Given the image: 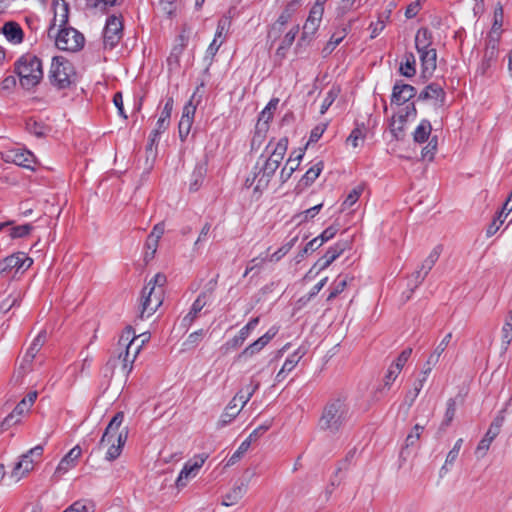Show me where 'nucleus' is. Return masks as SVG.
Here are the masks:
<instances>
[{
    "mask_svg": "<svg viewBox=\"0 0 512 512\" xmlns=\"http://www.w3.org/2000/svg\"><path fill=\"white\" fill-rule=\"evenodd\" d=\"M230 24L231 22L228 18L219 19L214 39L220 41V44L224 43L230 28Z\"/></svg>",
    "mask_w": 512,
    "mask_h": 512,
    "instance_id": "09e8293b",
    "label": "nucleus"
},
{
    "mask_svg": "<svg viewBox=\"0 0 512 512\" xmlns=\"http://www.w3.org/2000/svg\"><path fill=\"white\" fill-rule=\"evenodd\" d=\"M323 162L319 161L315 165H313L311 168H309L306 173L303 175V177L298 182L297 188L300 190H303L309 186H311L314 181L319 177L323 170Z\"/></svg>",
    "mask_w": 512,
    "mask_h": 512,
    "instance_id": "b1692460",
    "label": "nucleus"
},
{
    "mask_svg": "<svg viewBox=\"0 0 512 512\" xmlns=\"http://www.w3.org/2000/svg\"><path fill=\"white\" fill-rule=\"evenodd\" d=\"M423 430H424L423 426L416 424L413 427L412 431L407 435L406 440H405V446L406 447L414 446L420 439V436H421V433L423 432Z\"/></svg>",
    "mask_w": 512,
    "mask_h": 512,
    "instance_id": "680f3d73",
    "label": "nucleus"
},
{
    "mask_svg": "<svg viewBox=\"0 0 512 512\" xmlns=\"http://www.w3.org/2000/svg\"><path fill=\"white\" fill-rule=\"evenodd\" d=\"M44 452L43 445H37L26 453L22 454L20 460L15 464L11 477L19 481L34 469L35 463L39 462Z\"/></svg>",
    "mask_w": 512,
    "mask_h": 512,
    "instance_id": "0eeeda50",
    "label": "nucleus"
},
{
    "mask_svg": "<svg viewBox=\"0 0 512 512\" xmlns=\"http://www.w3.org/2000/svg\"><path fill=\"white\" fill-rule=\"evenodd\" d=\"M26 130L30 134L42 138L47 135V133L50 131V128L47 125H45L42 121H37L33 118H29L26 121Z\"/></svg>",
    "mask_w": 512,
    "mask_h": 512,
    "instance_id": "ea45409f",
    "label": "nucleus"
},
{
    "mask_svg": "<svg viewBox=\"0 0 512 512\" xmlns=\"http://www.w3.org/2000/svg\"><path fill=\"white\" fill-rule=\"evenodd\" d=\"M278 103L279 99H271L267 106L265 107V109L260 113L259 121H264L265 123H268L272 119L273 112L276 110Z\"/></svg>",
    "mask_w": 512,
    "mask_h": 512,
    "instance_id": "6e6d98bb",
    "label": "nucleus"
},
{
    "mask_svg": "<svg viewBox=\"0 0 512 512\" xmlns=\"http://www.w3.org/2000/svg\"><path fill=\"white\" fill-rule=\"evenodd\" d=\"M48 80L58 90L69 88L76 80L73 64L63 56H54L48 72Z\"/></svg>",
    "mask_w": 512,
    "mask_h": 512,
    "instance_id": "39448f33",
    "label": "nucleus"
},
{
    "mask_svg": "<svg viewBox=\"0 0 512 512\" xmlns=\"http://www.w3.org/2000/svg\"><path fill=\"white\" fill-rule=\"evenodd\" d=\"M297 241H298V235H295L288 242L283 244L276 252H274L270 256L269 261L270 262H278L282 257H284L292 249V247L296 244Z\"/></svg>",
    "mask_w": 512,
    "mask_h": 512,
    "instance_id": "49530a36",
    "label": "nucleus"
},
{
    "mask_svg": "<svg viewBox=\"0 0 512 512\" xmlns=\"http://www.w3.org/2000/svg\"><path fill=\"white\" fill-rule=\"evenodd\" d=\"M247 492V484L241 482L236 484L227 494L223 496L222 505L232 506L237 504Z\"/></svg>",
    "mask_w": 512,
    "mask_h": 512,
    "instance_id": "5701e85b",
    "label": "nucleus"
},
{
    "mask_svg": "<svg viewBox=\"0 0 512 512\" xmlns=\"http://www.w3.org/2000/svg\"><path fill=\"white\" fill-rule=\"evenodd\" d=\"M136 357L137 354H114L108 359L106 369L110 370L111 374L118 371L119 373L128 375L132 371Z\"/></svg>",
    "mask_w": 512,
    "mask_h": 512,
    "instance_id": "f8f14e48",
    "label": "nucleus"
},
{
    "mask_svg": "<svg viewBox=\"0 0 512 512\" xmlns=\"http://www.w3.org/2000/svg\"><path fill=\"white\" fill-rule=\"evenodd\" d=\"M6 161L12 162L18 166L34 170L35 157L32 152L26 149H13L6 155Z\"/></svg>",
    "mask_w": 512,
    "mask_h": 512,
    "instance_id": "f3484780",
    "label": "nucleus"
},
{
    "mask_svg": "<svg viewBox=\"0 0 512 512\" xmlns=\"http://www.w3.org/2000/svg\"><path fill=\"white\" fill-rule=\"evenodd\" d=\"M14 72L19 78L20 86L25 90H32L43 79L42 60L34 54L26 53L15 61Z\"/></svg>",
    "mask_w": 512,
    "mask_h": 512,
    "instance_id": "7ed1b4c3",
    "label": "nucleus"
},
{
    "mask_svg": "<svg viewBox=\"0 0 512 512\" xmlns=\"http://www.w3.org/2000/svg\"><path fill=\"white\" fill-rule=\"evenodd\" d=\"M259 324V317L252 318L241 330L238 334L227 342L228 349H239L244 341L248 338L251 331L254 330Z\"/></svg>",
    "mask_w": 512,
    "mask_h": 512,
    "instance_id": "aec40b11",
    "label": "nucleus"
},
{
    "mask_svg": "<svg viewBox=\"0 0 512 512\" xmlns=\"http://www.w3.org/2000/svg\"><path fill=\"white\" fill-rule=\"evenodd\" d=\"M365 137L364 131L360 127L354 128L350 135L347 138V143L350 144L353 148H357L359 146V141H363Z\"/></svg>",
    "mask_w": 512,
    "mask_h": 512,
    "instance_id": "69168bd1",
    "label": "nucleus"
},
{
    "mask_svg": "<svg viewBox=\"0 0 512 512\" xmlns=\"http://www.w3.org/2000/svg\"><path fill=\"white\" fill-rule=\"evenodd\" d=\"M494 439L495 437H492L488 433L484 435V437L480 440L476 448V454L478 455V457H484L486 455Z\"/></svg>",
    "mask_w": 512,
    "mask_h": 512,
    "instance_id": "052dcab7",
    "label": "nucleus"
},
{
    "mask_svg": "<svg viewBox=\"0 0 512 512\" xmlns=\"http://www.w3.org/2000/svg\"><path fill=\"white\" fill-rule=\"evenodd\" d=\"M416 93L417 90L414 86L398 80L392 88L391 104L403 105L414 98Z\"/></svg>",
    "mask_w": 512,
    "mask_h": 512,
    "instance_id": "4468645a",
    "label": "nucleus"
},
{
    "mask_svg": "<svg viewBox=\"0 0 512 512\" xmlns=\"http://www.w3.org/2000/svg\"><path fill=\"white\" fill-rule=\"evenodd\" d=\"M401 75L412 78L416 74V60L412 52H406L404 54V60L401 62L399 67Z\"/></svg>",
    "mask_w": 512,
    "mask_h": 512,
    "instance_id": "c9c22d12",
    "label": "nucleus"
},
{
    "mask_svg": "<svg viewBox=\"0 0 512 512\" xmlns=\"http://www.w3.org/2000/svg\"><path fill=\"white\" fill-rule=\"evenodd\" d=\"M354 280V277L346 275H339L331 286L330 293L327 297V301H331L341 294L347 285Z\"/></svg>",
    "mask_w": 512,
    "mask_h": 512,
    "instance_id": "7c9ffc66",
    "label": "nucleus"
},
{
    "mask_svg": "<svg viewBox=\"0 0 512 512\" xmlns=\"http://www.w3.org/2000/svg\"><path fill=\"white\" fill-rule=\"evenodd\" d=\"M408 361L407 354H399L397 359L389 366L387 373L384 377V385L381 390L389 389L391 384L396 380L404 365Z\"/></svg>",
    "mask_w": 512,
    "mask_h": 512,
    "instance_id": "6ab92c4d",
    "label": "nucleus"
},
{
    "mask_svg": "<svg viewBox=\"0 0 512 512\" xmlns=\"http://www.w3.org/2000/svg\"><path fill=\"white\" fill-rule=\"evenodd\" d=\"M278 331V327L272 326L264 335L246 347L243 352H259L277 335Z\"/></svg>",
    "mask_w": 512,
    "mask_h": 512,
    "instance_id": "c756f323",
    "label": "nucleus"
},
{
    "mask_svg": "<svg viewBox=\"0 0 512 512\" xmlns=\"http://www.w3.org/2000/svg\"><path fill=\"white\" fill-rule=\"evenodd\" d=\"M242 407L234 408L232 406H226L224 412L221 414L217 426L222 428L230 424L242 411Z\"/></svg>",
    "mask_w": 512,
    "mask_h": 512,
    "instance_id": "37998d69",
    "label": "nucleus"
},
{
    "mask_svg": "<svg viewBox=\"0 0 512 512\" xmlns=\"http://www.w3.org/2000/svg\"><path fill=\"white\" fill-rule=\"evenodd\" d=\"M432 126L429 120L423 119L413 133V139L417 143H424L429 139Z\"/></svg>",
    "mask_w": 512,
    "mask_h": 512,
    "instance_id": "4c0bfd02",
    "label": "nucleus"
},
{
    "mask_svg": "<svg viewBox=\"0 0 512 512\" xmlns=\"http://www.w3.org/2000/svg\"><path fill=\"white\" fill-rule=\"evenodd\" d=\"M262 157L263 156L260 157L254 166V170L258 172V183L254 186V193H258L259 195H261L262 192L268 188L271 179L273 178L276 170L279 168L277 164L269 162L266 159H264L261 163L260 160Z\"/></svg>",
    "mask_w": 512,
    "mask_h": 512,
    "instance_id": "6e6552de",
    "label": "nucleus"
},
{
    "mask_svg": "<svg viewBox=\"0 0 512 512\" xmlns=\"http://www.w3.org/2000/svg\"><path fill=\"white\" fill-rule=\"evenodd\" d=\"M124 420V413L117 412L109 424L107 425L99 442V447L108 446L105 459L107 461L116 460L122 452V449L127 441L128 430L127 428L120 431V426Z\"/></svg>",
    "mask_w": 512,
    "mask_h": 512,
    "instance_id": "f03ea898",
    "label": "nucleus"
},
{
    "mask_svg": "<svg viewBox=\"0 0 512 512\" xmlns=\"http://www.w3.org/2000/svg\"><path fill=\"white\" fill-rule=\"evenodd\" d=\"M498 54L494 50H484L483 58L478 66V73L485 76L488 74L490 68L496 63Z\"/></svg>",
    "mask_w": 512,
    "mask_h": 512,
    "instance_id": "58836bf2",
    "label": "nucleus"
},
{
    "mask_svg": "<svg viewBox=\"0 0 512 512\" xmlns=\"http://www.w3.org/2000/svg\"><path fill=\"white\" fill-rule=\"evenodd\" d=\"M82 450L79 446L73 447L60 461L56 470L55 476H62L70 469L76 466L77 460L81 456Z\"/></svg>",
    "mask_w": 512,
    "mask_h": 512,
    "instance_id": "a211bd4d",
    "label": "nucleus"
},
{
    "mask_svg": "<svg viewBox=\"0 0 512 512\" xmlns=\"http://www.w3.org/2000/svg\"><path fill=\"white\" fill-rule=\"evenodd\" d=\"M432 44V33L428 28H420L415 36V47L417 52L422 50L430 49Z\"/></svg>",
    "mask_w": 512,
    "mask_h": 512,
    "instance_id": "f704fd0d",
    "label": "nucleus"
},
{
    "mask_svg": "<svg viewBox=\"0 0 512 512\" xmlns=\"http://www.w3.org/2000/svg\"><path fill=\"white\" fill-rule=\"evenodd\" d=\"M298 354H292L286 359L281 370L278 372L276 379L278 382L283 381L286 375L291 372L295 366L299 363L301 357H296Z\"/></svg>",
    "mask_w": 512,
    "mask_h": 512,
    "instance_id": "c03bdc74",
    "label": "nucleus"
},
{
    "mask_svg": "<svg viewBox=\"0 0 512 512\" xmlns=\"http://www.w3.org/2000/svg\"><path fill=\"white\" fill-rule=\"evenodd\" d=\"M445 97L446 93L441 85L438 83H430L420 92L418 99L422 101L435 99L439 101V106H443L445 103Z\"/></svg>",
    "mask_w": 512,
    "mask_h": 512,
    "instance_id": "412c9836",
    "label": "nucleus"
},
{
    "mask_svg": "<svg viewBox=\"0 0 512 512\" xmlns=\"http://www.w3.org/2000/svg\"><path fill=\"white\" fill-rule=\"evenodd\" d=\"M54 17L48 28V37L55 38L58 49L76 52L83 48L85 38L72 27H66L69 20V5L65 0H53Z\"/></svg>",
    "mask_w": 512,
    "mask_h": 512,
    "instance_id": "f257e3e1",
    "label": "nucleus"
},
{
    "mask_svg": "<svg viewBox=\"0 0 512 512\" xmlns=\"http://www.w3.org/2000/svg\"><path fill=\"white\" fill-rule=\"evenodd\" d=\"M207 173V166L205 163H197L191 174L189 182V190L196 192L202 186Z\"/></svg>",
    "mask_w": 512,
    "mask_h": 512,
    "instance_id": "393cba45",
    "label": "nucleus"
},
{
    "mask_svg": "<svg viewBox=\"0 0 512 512\" xmlns=\"http://www.w3.org/2000/svg\"><path fill=\"white\" fill-rule=\"evenodd\" d=\"M272 426V420H267L264 424L258 426L256 429H254L246 441H249L251 444L252 442L256 441L258 438H260L266 431L270 429Z\"/></svg>",
    "mask_w": 512,
    "mask_h": 512,
    "instance_id": "0e129e2a",
    "label": "nucleus"
},
{
    "mask_svg": "<svg viewBox=\"0 0 512 512\" xmlns=\"http://www.w3.org/2000/svg\"><path fill=\"white\" fill-rule=\"evenodd\" d=\"M33 264V259L24 252H17L6 257L0 262V273H8L11 271H26Z\"/></svg>",
    "mask_w": 512,
    "mask_h": 512,
    "instance_id": "9d476101",
    "label": "nucleus"
},
{
    "mask_svg": "<svg viewBox=\"0 0 512 512\" xmlns=\"http://www.w3.org/2000/svg\"><path fill=\"white\" fill-rule=\"evenodd\" d=\"M324 13V7L320 3V0H316V3L310 9L308 18L303 26L302 39L311 38L317 32L322 16Z\"/></svg>",
    "mask_w": 512,
    "mask_h": 512,
    "instance_id": "ddd939ff",
    "label": "nucleus"
},
{
    "mask_svg": "<svg viewBox=\"0 0 512 512\" xmlns=\"http://www.w3.org/2000/svg\"><path fill=\"white\" fill-rule=\"evenodd\" d=\"M196 112V106L190 100L183 107L182 116L178 124L179 137L184 142L191 131V127Z\"/></svg>",
    "mask_w": 512,
    "mask_h": 512,
    "instance_id": "dca6fc26",
    "label": "nucleus"
},
{
    "mask_svg": "<svg viewBox=\"0 0 512 512\" xmlns=\"http://www.w3.org/2000/svg\"><path fill=\"white\" fill-rule=\"evenodd\" d=\"M288 148V138L283 137L279 139L277 144L275 145L274 149L272 150L269 157L265 158L269 162H273L274 164H277L279 167L280 163L282 162L284 155L286 154Z\"/></svg>",
    "mask_w": 512,
    "mask_h": 512,
    "instance_id": "473e14b6",
    "label": "nucleus"
},
{
    "mask_svg": "<svg viewBox=\"0 0 512 512\" xmlns=\"http://www.w3.org/2000/svg\"><path fill=\"white\" fill-rule=\"evenodd\" d=\"M260 383L254 379H250L249 383L242 387L237 393L236 398L241 402L242 408L248 403L253 394L258 390Z\"/></svg>",
    "mask_w": 512,
    "mask_h": 512,
    "instance_id": "2f4dec72",
    "label": "nucleus"
},
{
    "mask_svg": "<svg viewBox=\"0 0 512 512\" xmlns=\"http://www.w3.org/2000/svg\"><path fill=\"white\" fill-rule=\"evenodd\" d=\"M249 441L244 440L238 449L231 455V457L228 459L226 466H232L236 464L242 456L247 452V450L250 447Z\"/></svg>",
    "mask_w": 512,
    "mask_h": 512,
    "instance_id": "4d7b16f0",
    "label": "nucleus"
},
{
    "mask_svg": "<svg viewBox=\"0 0 512 512\" xmlns=\"http://www.w3.org/2000/svg\"><path fill=\"white\" fill-rule=\"evenodd\" d=\"M350 418V408L344 398H335L327 402L319 419L321 430L338 433Z\"/></svg>",
    "mask_w": 512,
    "mask_h": 512,
    "instance_id": "20e7f679",
    "label": "nucleus"
},
{
    "mask_svg": "<svg viewBox=\"0 0 512 512\" xmlns=\"http://www.w3.org/2000/svg\"><path fill=\"white\" fill-rule=\"evenodd\" d=\"M164 289L145 286L141 292L139 318L145 319L153 315L163 302Z\"/></svg>",
    "mask_w": 512,
    "mask_h": 512,
    "instance_id": "423d86ee",
    "label": "nucleus"
},
{
    "mask_svg": "<svg viewBox=\"0 0 512 512\" xmlns=\"http://www.w3.org/2000/svg\"><path fill=\"white\" fill-rule=\"evenodd\" d=\"M30 408L29 403L26 399H23L17 406L14 408L13 412L9 414L1 423V429L4 430L12 424L19 421V419H15L16 416H21L25 411Z\"/></svg>",
    "mask_w": 512,
    "mask_h": 512,
    "instance_id": "e433bc0d",
    "label": "nucleus"
},
{
    "mask_svg": "<svg viewBox=\"0 0 512 512\" xmlns=\"http://www.w3.org/2000/svg\"><path fill=\"white\" fill-rule=\"evenodd\" d=\"M346 248V242H337L330 247L318 261L320 269H326L329 267L346 250Z\"/></svg>",
    "mask_w": 512,
    "mask_h": 512,
    "instance_id": "4be33fe9",
    "label": "nucleus"
},
{
    "mask_svg": "<svg viewBox=\"0 0 512 512\" xmlns=\"http://www.w3.org/2000/svg\"><path fill=\"white\" fill-rule=\"evenodd\" d=\"M151 339V334L149 332H143L139 335L133 333V341L131 346V351L133 352H141L144 348L145 344L148 343Z\"/></svg>",
    "mask_w": 512,
    "mask_h": 512,
    "instance_id": "8fccbe9b",
    "label": "nucleus"
},
{
    "mask_svg": "<svg viewBox=\"0 0 512 512\" xmlns=\"http://www.w3.org/2000/svg\"><path fill=\"white\" fill-rule=\"evenodd\" d=\"M208 297H209V295L207 294V292H201L198 295V297L196 298V300L193 302V304L191 306V309H190V312H189L188 315L191 316L192 318L197 317L198 313L207 304Z\"/></svg>",
    "mask_w": 512,
    "mask_h": 512,
    "instance_id": "3c124183",
    "label": "nucleus"
},
{
    "mask_svg": "<svg viewBox=\"0 0 512 512\" xmlns=\"http://www.w3.org/2000/svg\"><path fill=\"white\" fill-rule=\"evenodd\" d=\"M349 31L348 27H342L338 30H336L330 37L327 44L322 49V55L323 57H327L330 55L335 48L345 39Z\"/></svg>",
    "mask_w": 512,
    "mask_h": 512,
    "instance_id": "c85d7f7f",
    "label": "nucleus"
},
{
    "mask_svg": "<svg viewBox=\"0 0 512 512\" xmlns=\"http://www.w3.org/2000/svg\"><path fill=\"white\" fill-rule=\"evenodd\" d=\"M204 463V460L202 459L200 463H195L191 466L185 465L182 471L180 472L177 480L176 485L177 487H183L186 485L185 480L194 472L197 471L202 464Z\"/></svg>",
    "mask_w": 512,
    "mask_h": 512,
    "instance_id": "de8ad7c7",
    "label": "nucleus"
},
{
    "mask_svg": "<svg viewBox=\"0 0 512 512\" xmlns=\"http://www.w3.org/2000/svg\"><path fill=\"white\" fill-rule=\"evenodd\" d=\"M303 155L304 151L301 149L299 150L297 157H292V155H290L289 159L286 161L285 166L282 168L280 172V180L282 183L287 182L294 173V171L298 169L300 161L303 158Z\"/></svg>",
    "mask_w": 512,
    "mask_h": 512,
    "instance_id": "a878e982",
    "label": "nucleus"
},
{
    "mask_svg": "<svg viewBox=\"0 0 512 512\" xmlns=\"http://www.w3.org/2000/svg\"><path fill=\"white\" fill-rule=\"evenodd\" d=\"M462 444H463V439L462 438L458 439L455 442L453 448L447 454V457H446V460H445V464L442 466L441 472L446 470V466L447 465H452L455 462V460L457 459V457L459 455V452H460V449L462 447Z\"/></svg>",
    "mask_w": 512,
    "mask_h": 512,
    "instance_id": "5fc2aeb1",
    "label": "nucleus"
},
{
    "mask_svg": "<svg viewBox=\"0 0 512 512\" xmlns=\"http://www.w3.org/2000/svg\"><path fill=\"white\" fill-rule=\"evenodd\" d=\"M441 252L442 246L438 245L434 247L430 254L427 256V258L423 261L421 268L413 273L416 287L424 281L428 273L431 271V269L438 261Z\"/></svg>",
    "mask_w": 512,
    "mask_h": 512,
    "instance_id": "2eb2a0df",
    "label": "nucleus"
},
{
    "mask_svg": "<svg viewBox=\"0 0 512 512\" xmlns=\"http://www.w3.org/2000/svg\"><path fill=\"white\" fill-rule=\"evenodd\" d=\"M512 340V316L509 315L507 318L506 323L504 324L502 328V343H503V349L507 350L508 345L510 344Z\"/></svg>",
    "mask_w": 512,
    "mask_h": 512,
    "instance_id": "bf43d9fd",
    "label": "nucleus"
},
{
    "mask_svg": "<svg viewBox=\"0 0 512 512\" xmlns=\"http://www.w3.org/2000/svg\"><path fill=\"white\" fill-rule=\"evenodd\" d=\"M48 334L45 330L41 331L31 343L27 352H39L45 345Z\"/></svg>",
    "mask_w": 512,
    "mask_h": 512,
    "instance_id": "e2e57ef3",
    "label": "nucleus"
},
{
    "mask_svg": "<svg viewBox=\"0 0 512 512\" xmlns=\"http://www.w3.org/2000/svg\"><path fill=\"white\" fill-rule=\"evenodd\" d=\"M420 54L422 72L431 74L436 69L437 52L436 49L430 48L418 52Z\"/></svg>",
    "mask_w": 512,
    "mask_h": 512,
    "instance_id": "cd10ccee",
    "label": "nucleus"
},
{
    "mask_svg": "<svg viewBox=\"0 0 512 512\" xmlns=\"http://www.w3.org/2000/svg\"><path fill=\"white\" fill-rule=\"evenodd\" d=\"M33 230V226L29 223L12 227L10 229V236L12 238H22L30 234Z\"/></svg>",
    "mask_w": 512,
    "mask_h": 512,
    "instance_id": "338daca9",
    "label": "nucleus"
},
{
    "mask_svg": "<svg viewBox=\"0 0 512 512\" xmlns=\"http://www.w3.org/2000/svg\"><path fill=\"white\" fill-rule=\"evenodd\" d=\"M299 32V25L292 27L284 36L281 44L276 50V55L281 59L285 58L288 49L293 44L296 35Z\"/></svg>",
    "mask_w": 512,
    "mask_h": 512,
    "instance_id": "72a5a7b5",
    "label": "nucleus"
},
{
    "mask_svg": "<svg viewBox=\"0 0 512 512\" xmlns=\"http://www.w3.org/2000/svg\"><path fill=\"white\" fill-rule=\"evenodd\" d=\"M507 405L503 409H501L497 415L492 420L488 430L486 433L490 434L492 437H497L501 431V428L505 422V414L507 411Z\"/></svg>",
    "mask_w": 512,
    "mask_h": 512,
    "instance_id": "a19ab883",
    "label": "nucleus"
},
{
    "mask_svg": "<svg viewBox=\"0 0 512 512\" xmlns=\"http://www.w3.org/2000/svg\"><path fill=\"white\" fill-rule=\"evenodd\" d=\"M3 34L8 41L19 44L23 41L24 33L20 25L14 21L6 22L3 26Z\"/></svg>",
    "mask_w": 512,
    "mask_h": 512,
    "instance_id": "bb28decb",
    "label": "nucleus"
},
{
    "mask_svg": "<svg viewBox=\"0 0 512 512\" xmlns=\"http://www.w3.org/2000/svg\"><path fill=\"white\" fill-rule=\"evenodd\" d=\"M456 413V402L453 398L448 399L447 407L441 426L447 427L451 424Z\"/></svg>",
    "mask_w": 512,
    "mask_h": 512,
    "instance_id": "13d9d810",
    "label": "nucleus"
},
{
    "mask_svg": "<svg viewBox=\"0 0 512 512\" xmlns=\"http://www.w3.org/2000/svg\"><path fill=\"white\" fill-rule=\"evenodd\" d=\"M505 217H503V211L497 213V216L493 219L486 230L487 237L493 236L503 224Z\"/></svg>",
    "mask_w": 512,
    "mask_h": 512,
    "instance_id": "774afa93",
    "label": "nucleus"
},
{
    "mask_svg": "<svg viewBox=\"0 0 512 512\" xmlns=\"http://www.w3.org/2000/svg\"><path fill=\"white\" fill-rule=\"evenodd\" d=\"M133 333H134V329L131 326H127L124 329V331L122 332V334L118 340L119 349H124L125 352H131Z\"/></svg>",
    "mask_w": 512,
    "mask_h": 512,
    "instance_id": "a18cd8bd",
    "label": "nucleus"
},
{
    "mask_svg": "<svg viewBox=\"0 0 512 512\" xmlns=\"http://www.w3.org/2000/svg\"><path fill=\"white\" fill-rule=\"evenodd\" d=\"M364 187L362 185H358L354 189L350 191L345 200L342 203V209L345 210L347 208L352 207L360 198Z\"/></svg>",
    "mask_w": 512,
    "mask_h": 512,
    "instance_id": "603ef678",
    "label": "nucleus"
},
{
    "mask_svg": "<svg viewBox=\"0 0 512 512\" xmlns=\"http://www.w3.org/2000/svg\"><path fill=\"white\" fill-rule=\"evenodd\" d=\"M34 359L35 354H23L21 357L18 356L16 360L17 373L24 376L28 372L32 371Z\"/></svg>",
    "mask_w": 512,
    "mask_h": 512,
    "instance_id": "79ce46f5",
    "label": "nucleus"
},
{
    "mask_svg": "<svg viewBox=\"0 0 512 512\" xmlns=\"http://www.w3.org/2000/svg\"><path fill=\"white\" fill-rule=\"evenodd\" d=\"M409 116H410V112L406 111L405 114H400L397 116V118H396V116L392 117L390 126H391V131L394 133V135L396 137L398 136L397 131L403 132L404 124Z\"/></svg>",
    "mask_w": 512,
    "mask_h": 512,
    "instance_id": "864d4df0",
    "label": "nucleus"
},
{
    "mask_svg": "<svg viewBox=\"0 0 512 512\" xmlns=\"http://www.w3.org/2000/svg\"><path fill=\"white\" fill-rule=\"evenodd\" d=\"M122 21L120 18L109 16L103 31V41L105 48L113 49L122 37Z\"/></svg>",
    "mask_w": 512,
    "mask_h": 512,
    "instance_id": "9b49d317",
    "label": "nucleus"
},
{
    "mask_svg": "<svg viewBox=\"0 0 512 512\" xmlns=\"http://www.w3.org/2000/svg\"><path fill=\"white\" fill-rule=\"evenodd\" d=\"M302 4L303 0H291L288 2L275 23L271 26L268 32V37H274L275 39L278 38L283 32L284 26L289 22V20L298 11Z\"/></svg>",
    "mask_w": 512,
    "mask_h": 512,
    "instance_id": "1a4fd4ad",
    "label": "nucleus"
}]
</instances>
